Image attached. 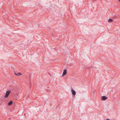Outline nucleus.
<instances>
[{"label":"nucleus","instance_id":"obj_1","mask_svg":"<svg viewBox=\"0 0 120 120\" xmlns=\"http://www.w3.org/2000/svg\"><path fill=\"white\" fill-rule=\"evenodd\" d=\"M11 92V91L10 90H8L7 91L4 97L5 98H7L8 97Z\"/></svg>","mask_w":120,"mask_h":120},{"label":"nucleus","instance_id":"obj_2","mask_svg":"<svg viewBox=\"0 0 120 120\" xmlns=\"http://www.w3.org/2000/svg\"><path fill=\"white\" fill-rule=\"evenodd\" d=\"M67 73V71L66 69H65L63 72L62 75V76H64Z\"/></svg>","mask_w":120,"mask_h":120},{"label":"nucleus","instance_id":"obj_3","mask_svg":"<svg viewBox=\"0 0 120 120\" xmlns=\"http://www.w3.org/2000/svg\"><path fill=\"white\" fill-rule=\"evenodd\" d=\"M71 93L72 94L74 95H75L76 94V92L73 89H72L71 90Z\"/></svg>","mask_w":120,"mask_h":120},{"label":"nucleus","instance_id":"obj_4","mask_svg":"<svg viewBox=\"0 0 120 120\" xmlns=\"http://www.w3.org/2000/svg\"><path fill=\"white\" fill-rule=\"evenodd\" d=\"M108 97L105 96H102L101 97V99L102 100H105L107 99Z\"/></svg>","mask_w":120,"mask_h":120},{"label":"nucleus","instance_id":"obj_5","mask_svg":"<svg viewBox=\"0 0 120 120\" xmlns=\"http://www.w3.org/2000/svg\"><path fill=\"white\" fill-rule=\"evenodd\" d=\"M13 101L12 100H11L9 101V102L8 103V106H10V105H12V104H13Z\"/></svg>","mask_w":120,"mask_h":120},{"label":"nucleus","instance_id":"obj_6","mask_svg":"<svg viewBox=\"0 0 120 120\" xmlns=\"http://www.w3.org/2000/svg\"><path fill=\"white\" fill-rule=\"evenodd\" d=\"M15 74L17 76H20L22 75V74L20 73L19 72L18 73L16 74L15 72Z\"/></svg>","mask_w":120,"mask_h":120},{"label":"nucleus","instance_id":"obj_7","mask_svg":"<svg viewBox=\"0 0 120 120\" xmlns=\"http://www.w3.org/2000/svg\"><path fill=\"white\" fill-rule=\"evenodd\" d=\"M112 19H109L108 20V22H112Z\"/></svg>","mask_w":120,"mask_h":120},{"label":"nucleus","instance_id":"obj_8","mask_svg":"<svg viewBox=\"0 0 120 120\" xmlns=\"http://www.w3.org/2000/svg\"><path fill=\"white\" fill-rule=\"evenodd\" d=\"M106 120H110L109 119H106Z\"/></svg>","mask_w":120,"mask_h":120},{"label":"nucleus","instance_id":"obj_9","mask_svg":"<svg viewBox=\"0 0 120 120\" xmlns=\"http://www.w3.org/2000/svg\"><path fill=\"white\" fill-rule=\"evenodd\" d=\"M118 1H120V0H118Z\"/></svg>","mask_w":120,"mask_h":120}]
</instances>
